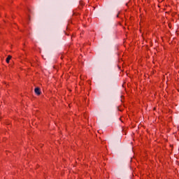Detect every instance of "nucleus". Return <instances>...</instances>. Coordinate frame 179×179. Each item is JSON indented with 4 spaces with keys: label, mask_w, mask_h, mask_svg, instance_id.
I'll return each mask as SVG.
<instances>
[{
    "label": "nucleus",
    "mask_w": 179,
    "mask_h": 179,
    "mask_svg": "<svg viewBox=\"0 0 179 179\" xmlns=\"http://www.w3.org/2000/svg\"><path fill=\"white\" fill-rule=\"evenodd\" d=\"M34 92L37 96L41 94V91H40V88L38 87L35 88Z\"/></svg>",
    "instance_id": "1"
},
{
    "label": "nucleus",
    "mask_w": 179,
    "mask_h": 179,
    "mask_svg": "<svg viewBox=\"0 0 179 179\" xmlns=\"http://www.w3.org/2000/svg\"><path fill=\"white\" fill-rule=\"evenodd\" d=\"M12 59V56H8L7 59H6V62L7 63H9V61Z\"/></svg>",
    "instance_id": "2"
}]
</instances>
